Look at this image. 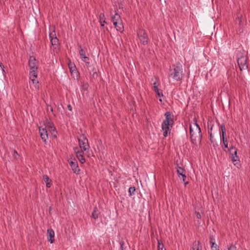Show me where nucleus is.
Segmentation results:
<instances>
[{"label": "nucleus", "mask_w": 250, "mask_h": 250, "mask_svg": "<svg viewBox=\"0 0 250 250\" xmlns=\"http://www.w3.org/2000/svg\"><path fill=\"white\" fill-rule=\"evenodd\" d=\"M224 250H237V248L235 245L232 244Z\"/></svg>", "instance_id": "obj_29"}, {"label": "nucleus", "mask_w": 250, "mask_h": 250, "mask_svg": "<svg viewBox=\"0 0 250 250\" xmlns=\"http://www.w3.org/2000/svg\"><path fill=\"white\" fill-rule=\"evenodd\" d=\"M209 243L211 244V250H219L218 246L215 244V239L214 236L210 237Z\"/></svg>", "instance_id": "obj_16"}, {"label": "nucleus", "mask_w": 250, "mask_h": 250, "mask_svg": "<svg viewBox=\"0 0 250 250\" xmlns=\"http://www.w3.org/2000/svg\"><path fill=\"white\" fill-rule=\"evenodd\" d=\"M82 61L87 64L89 63V59L86 56L83 57L82 58Z\"/></svg>", "instance_id": "obj_30"}, {"label": "nucleus", "mask_w": 250, "mask_h": 250, "mask_svg": "<svg viewBox=\"0 0 250 250\" xmlns=\"http://www.w3.org/2000/svg\"><path fill=\"white\" fill-rule=\"evenodd\" d=\"M196 217L198 219H201V215L199 212L195 211Z\"/></svg>", "instance_id": "obj_31"}, {"label": "nucleus", "mask_w": 250, "mask_h": 250, "mask_svg": "<svg viewBox=\"0 0 250 250\" xmlns=\"http://www.w3.org/2000/svg\"><path fill=\"white\" fill-rule=\"evenodd\" d=\"M154 80H155V81L153 83V88L159 87L160 85V83L159 82V79L157 77H154L153 78H152L151 79L152 81H153Z\"/></svg>", "instance_id": "obj_21"}, {"label": "nucleus", "mask_w": 250, "mask_h": 250, "mask_svg": "<svg viewBox=\"0 0 250 250\" xmlns=\"http://www.w3.org/2000/svg\"><path fill=\"white\" fill-rule=\"evenodd\" d=\"M213 126H212L210 128V130H212Z\"/></svg>", "instance_id": "obj_40"}, {"label": "nucleus", "mask_w": 250, "mask_h": 250, "mask_svg": "<svg viewBox=\"0 0 250 250\" xmlns=\"http://www.w3.org/2000/svg\"><path fill=\"white\" fill-rule=\"evenodd\" d=\"M70 166L74 173L78 175L80 173V169L78 167V164L76 160L74 159L69 161Z\"/></svg>", "instance_id": "obj_11"}, {"label": "nucleus", "mask_w": 250, "mask_h": 250, "mask_svg": "<svg viewBox=\"0 0 250 250\" xmlns=\"http://www.w3.org/2000/svg\"><path fill=\"white\" fill-rule=\"evenodd\" d=\"M197 122V119L194 118L189 125L190 139L192 143L194 145L200 144L202 138L201 128Z\"/></svg>", "instance_id": "obj_2"}, {"label": "nucleus", "mask_w": 250, "mask_h": 250, "mask_svg": "<svg viewBox=\"0 0 250 250\" xmlns=\"http://www.w3.org/2000/svg\"><path fill=\"white\" fill-rule=\"evenodd\" d=\"M111 19L113 25L117 31L121 33L123 32L124 30V27L120 15L115 13L114 16H112Z\"/></svg>", "instance_id": "obj_6"}, {"label": "nucleus", "mask_w": 250, "mask_h": 250, "mask_svg": "<svg viewBox=\"0 0 250 250\" xmlns=\"http://www.w3.org/2000/svg\"><path fill=\"white\" fill-rule=\"evenodd\" d=\"M135 191V187H132L129 188V190H128L129 196H131L133 194H134Z\"/></svg>", "instance_id": "obj_27"}, {"label": "nucleus", "mask_w": 250, "mask_h": 250, "mask_svg": "<svg viewBox=\"0 0 250 250\" xmlns=\"http://www.w3.org/2000/svg\"><path fill=\"white\" fill-rule=\"evenodd\" d=\"M79 148L76 147L74 151L76 154V156L79 161L81 164L85 163V159L84 158V152L89 148L88 140L84 135H81L78 138Z\"/></svg>", "instance_id": "obj_1"}, {"label": "nucleus", "mask_w": 250, "mask_h": 250, "mask_svg": "<svg viewBox=\"0 0 250 250\" xmlns=\"http://www.w3.org/2000/svg\"><path fill=\"white\" fill-rule=\"evenodd\" d=\"M79 48H80L79 50V54L81 56V59L83 58V57L86 56H85V50L82 47L81 45L79 46Z\"/></svg>", "instance_id": "obj_24"}, {"label": "nucleus", "mask_w": 250, "mask_h": 250, "mask_svg": "<svg viewBox=\"0 0 250 250\" xmlns=\"http://www.w3.org/2000/svg\"><path fill=\"white\" fill-rule=\"evenodd\" d=\"M158 250H166L164 248V245L160 240H158Z\"/></svg>", "instance_id": "obj_26"}, {"label": "nucleus", "mask_w": 250, "mask_h": 250, "mask_svg": "<svg viewBox=\"0 0 250 250\" xmlns=\"http://www.w3.org/2000/svg\"><path fill=\"white\" fill-rule=\"evenodd\" d=\"M99 21L101 23L102 27L104 26V24L106 23L104 13H101L99 15Z\"/></svg>", "instance_id": "obj_19"}, {"label": "nucleus", "mask_w": 250, "mask_h": 250, "mask_svg": "<svg viewBox=\"0 0 250 250\" xmlns=\"http://www.w3.org/2000/svg\"><path fill=\"white\" fill-rule=\"evenodd\" d=\"M159 87H155L154 88H153V90L154 91V92H155L156 95L160 97V98L159 99V101L162 103V100L161 99V98L162 97H164V95H163V90L160 89V88H158Z\"/></svg>", "instance_id": "obj_17"}, {"label": "nucleus", "mask_w": 250, "mask_h": 250, "mask_svg": "<svg viewBox=\"0 0 250 250\" xmlns=\"http://www.w3.org/2000/svg\"><path fill=\"white\" fill-rule=\"evenodd\" d=\"M160 1H163L165 3H166L167 0H159Z\"/></svg>", "instance_id": "obj_39"}, {"label": "nucleus", "mask_w": 250, "mask_h": 250, "mask_svg": "<svg viewBox=\"0 0 250 250\" xmlns=\"http://www.w3.org/2000/svg\"><path fill=\"white\" fill-rule=\"evenodd\" d=\"M28 65L30 68L29 78L35 89H39V82L37 79L38 67L37 65V61L35 58L33 56H30L28 61Z\"/></svg>", "instance_id": "obj_3"}, {"label": "nucleus", "mask_w": 250, "mask_h": 250, "mask_svg": "<svg viewBox=\"0 0 250 250\" xmlns=\"http://www.w3.org/2000/svg\"><path fill=\"white\" fill-rule=\"evenodd\" d=\"M39 129L42 139L44 143H46L48 139V133L46 127H39Z\"/></svg>", "instance_id": "obj_12"}, {"label": "nucleus", "mask_w": 250, "mask_h": 250, "mask_svg": "<svg viewBox=\"0 0 250 250\" xmlns=\"http://www.w3.org/2000/svg\"><path fill=\"white\" fill-rule=\"evenodd\" d=\"M165 119L162 123V129L163 136L166 137L170 133L173 124V115L169 112H166L165 114Z\"/></svg>", "instance_id": "obj_4"}, {"label": "nucleus", "mask_w": 250, "mask_h": 250, "mask_svg": "<svg viewBox=\"0 0 250 250\" xmlns=\"http://www.w3.org/2000/svg\"><path fill=\"white\" fill-rule=\"evenodd\" d=\"M220 127L222 132V136H221L222 146L224 151H226V149L228 148V141L226 134V127L224 125H220Z\"/></svg>", "instance_id": "obj_7"}, {"label": "nucleus", "mask_w": 250, "mask_h": 250, "mask_svg": "<svg viewBox=\"0 0 250 250\" xmlns=\"http://www.w3.org/2000/svg\"><path fill=\"white\" fill-rule=\"evenodd\" d=\"M47 240L50 243H53L54 241V237L55 236L54 231L52 229H49L47 230Z\"/></svg>", "instance_id": "obj_13"}, {"label": "nucleus", "mask_w": 250, "mask_h": 250, "mask_svg": "<svg viewBox=\"0 0 250 250\" xmlns=\"http://www.w3.org/2000/svg\"><path fill=\"white\" fill-rule=\"evenodd\" d=\"M173 67V68H170L169 70V76L174 81H181L184 75L182 64L178 63Z\"/></svg>", "instance_id": "obj_5"}, {"label": "nucleus", "mask_w": 250, "mask_h": 250, "mask_svg": "<svg viewBox=\"0 0 250 250\" xmlns=\"http://www.w3.org/2000/svg\"><path fill=\"white\" fill-rule=\"evenodd\" d=\"M88 87V84L87 83H83L82 86L83 89L85 90H87Z\"/></svg>", "instance_id": "obj_32"}, {"label": "nucleus", "mask_w": 250, "mask_h": 250, "mask_svg": "<svg viewBox=\"0 0 250 250\" xmlns=\"http://www.w3.org/2000/svg\"><path fill=\"white\" fill-rule=\"evenodd\" d=\"M67 109H68V110L72 111V106H71V105L70 104H68L67 105Z\"/></svg>", "instance_id": "obj_36"}, {"label": "nucleus", "mask_w": 250, "mask_h": 250, "mask_svg": "<svg viewBox=\"0 0 250 250\" xmlns=\"http://www.w3.org/2000/svg\"><path fill=\"white\" fill-rule=\"evenodd\" d=\"M49 38H50V40L52 38H54L56 37L54 28L53 29L52 32H50L49 33Z\"/></svg>", "instance_id": "obj_28"}, {"label": "nucleus", "mask_w": 250, "mask_h": 250, "mask_svg": "<svg viewBox=\"0 0 250 250\" xmlns=\"http://www.w3.org/2000/svg\"><path fill=\"white\" fill-rule=\"evenodd\" d=\"M137 36L140 42L144 45H146L148 43V38L146 32L143 29H139L137 30Z\"/></svg>", "instance_id": "obj_8"}, {"label": "nucleus", "mask_w": 250, "mask_h": 250, "mask_svg": "<svg viewBox=\"0 0 250 250\" xmlns=\"http://www.w3.org/2000/svg\"><path fill=\"white\" fill-rule=\"evenodd\" d=\"M200 244L199 241H195L193 243L192 250H200L199 247Z\"/></svg>", "instance_id": "obj_23"}, {"label": "nucleus", "mask_w": 250, "mask_h": 250, "mask_svg": "<svg viewBox=\"0 0 250 250\" xmlns=\"http://www.w3.org/2000/svg\"><path fill=\"white\" fill-rule=\"evenodd\" d=\"M99 216L98 213V209L96 207H95L93 208L92 213V217L95 219L96 220L98 219Z\"/></svg>", "instance_id": "obj_22"}, {"label": "nucleus", "mask_w": 250, "mask_h": 250, "mask_svg": "<svg viewBox=\"0 0 250 250\" xmlns=\"http://www.w3.org/2000/svg\"><path fill=\"white\" fill-rule=\"evenodd\" d=\"M120 246H121V249L122 250H123V245H124V242H120Z\"/></svg>", "instance_id": "obj_37"}, {"label": "nucleus", "mask_w": 250, "mask_h": 250, "mask_svg": "<svg viewBox=\"0 0 250 250\" xmlns=\"http://www.w3.org/2000/svg\"><path fill=\"white\" fill-rule=\"evenodd\" d=\"M50 42L52 45H57L59 44V40L57 37L52 38L50 40Z\"/></svg>", "instance_id": "obj_25"}, {"label": "nucleus", "mask_w": 250, "mask_h": 250, "mask_svg": "<svg viewBox=\"0 0 250 250\" xmlns=\"http://www.w3.org/2000/svg\"><path fill=\"white\" fill-rule=\"evenodd\" d=\"M176 171L179 177L181 176L183 178V181L185 182L186 178L185 170L180 166H177L176 167Z\"/></svg>", "instance_id": "obj_15"}, {"label": "nucleus", "mask_w": 250, "mask_h": 250, "mask_svg": "<svg viewBox=\"0 0 250 250\" xmlns=\"http://www.w3.org/2000/svg\"><path fill=\"white\" fill-rule=\"evenodd\" d=\"M19 156V154L18 153V152L16 151V150H14V154H13V156L15 157V158H16L17 156Z\"/></svg>", "instance_id": "obj_35"}, {"label": "nucleus", "mask_w": 250, "mask_h": 250, "mask_svg": "<svg viewBox=\"0 0 250 250\" xmlns=\"http://www.w3.org/2000/svg\"><path fill=\"white\" fill-rule=\"evenodd\" d=\"M42 179L44 182L45 183L46 187L47 188L51 187L52 185V181L49 178V177L46 175H44L43 176Z\"/></svg>", "instance_id": "obj_18"}, {"label": "nucleus", "mask_w": 250, "mask_h": 250, "mask_svg": "<svg viewBox=\"0 0 250 250\" xmlns=\"http://www.w3.org/2000/svg\"><path fill=\"white\" fill-rule=\"evenodd\" d=\"M236 22H238L239 24L240 25L242 22L241 19L239 16H237V17L236 19Z\"/></svg>", "instance_id": "obj_34"}, {"label": "nucleus", "mask_w": 250, "mask_h": 250, "mask_svg": "<svg viewBox=\"0 0 250 250\" xmlns=\"http://www.w3.org/2000/svg\"><path fill=\"white\" fill-rule=\"evenodd\" d=\"M68 67H69V70H70V71L71 73H77V71L76 70V66L75 65H74V63H69L68 64Z\"/></svg>", "instance_id": "obj_20"}, {"label": "nucleus", "mask_w": 250, "mask_h": 250, "mask_svg": "<svg viewBox=\"0 0 250 250\" xmlns=\"http://www.w3.org/2000/svg\"><path fill=\"white\" fill-rule=\"evenodd\" d=\"M228 151L230 152V157L232 162L234 165H236L239 162V157L237 155V149L234 146H231L228 149Z\"/></svg>", "instance_id": "obj_9"}, {"label": "nucleus", "mask_w": 250, "mask_h": 250, "mask_svg": "<svg viewBox=\"0 0 250 250\" xmlns=\"http://www.w3.org/2000/svg\"><path fill=\"white\" fill-rule=\"evenodd\" d=\"M0 67L1 69L2 73L4 74L5 73V70L4 69V66L1 62H0Z\"/></svg>", "instance_id": "obj_33"}, {"label": "nucleus", "mask_w": 250, "mask_h": 250, "mask_svg": "<svg viewBox=\"0 0 250 250\" xmlns=\"http://www.w3.org/2000/svg\"><path fill=\"white\" fill-rule=\"evenodd\" d=\"M247 61V59L246 56H242L238 58L237 62L241 71L246 70L248 68V65Z\"/></svg>", "instance_id": "obj_10"}, {"label": "nucleus", "mask_w": 250, "mask_h": 250, "mask_svg": "<svg viewBox=\"0 0 250 250\" xmlns=\"http://www.w3.org/2000/svg\"><path fill=\"white\" fill-rule=\"evenodd\" d=\"M47 126L48 128V129L51 133V134L55 137H57V131L55 127H54V124L53 123L49 122L47 124Z\"/></svg>", "instance_id": "obj_14"}, {"label": "nucleus", "mask_w": 250, "mask_h": 250, "mask_svg": "<svg viewBox=\"0 0 250 250\" xmlns=\"http://www.w3.org/2000/svg\"><path fill=\"white\" fill-rule=\"evenodd\" d=\"M208 133L209 134L210 140L211 141H212V139L213 138V135H212V133L211 132L210 133L209 131H208Z\"/></svg>", "instance_id": "obj_38"}]
</instances>
